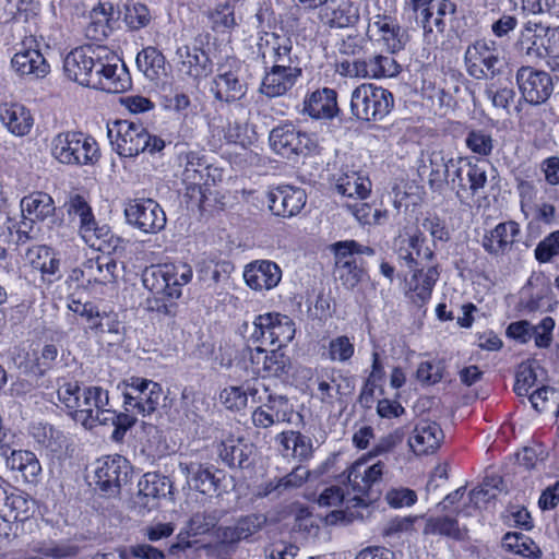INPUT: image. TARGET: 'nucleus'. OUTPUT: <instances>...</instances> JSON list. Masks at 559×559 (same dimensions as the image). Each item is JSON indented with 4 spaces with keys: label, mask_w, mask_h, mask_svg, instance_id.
Here are the masks:
<instances>
[{
    "label": "nucleus",
    "mask_w": 559,
    "mask_h": 559,
    "mask_svg": "<svg viewBox=\"0 0 559 559\" xmlns=\"http://www.w3.org/2000/svg\"><path fill=\"white\" fill-rule=\"evenodd\" d=\"M484 93L495 108L506 111H508L510 104L515 97V92L512 87L497 86L495 83L488 84Z\"/></svg>",
    "instance_id": "nucleus-59"
},
{
    "label": "nucleus",
    "mask_w": 559,
    "mask_h": 559,
    "mask_svg": "<svg viewBox=\"0 0 559 559\" xmlns=\"http://www.w3.org/2000/svg\"><path fill=\"white\" fill-rule=\"evenodd\" d=\"M82 391L83 389L80 388L78 381L62 379L58 383V400L71 412L74 406H78V400L82 395Z\"/></svg>",
    "instance_id": "nucleus-62"
},
{
    "label": "nucleus",
    "mask_w": 559,
    "mask_h": 559,
    "mask_svg": "<svg viewBox=\"0 0 559 559\" xmlns=\"http://www.w3.org/2000/svg\"><path fill=\"white\" fill-rule=\"evenodd\" d=\"M34 551L52 559H67L76 556L78 547L67 543L49 540L39 543Z\"/></svg>",
    "instance_id": "nucleus-57"
},
{
    "label": "nucleus",
    "mask_w": 559,
    "mask_h": 559,
    "mask_svg": "<svg viewBox=\"0 0 559 559\" xmlns=\"http://www.w3.org/2000/svg\"><path fill=\"white\" fill-rule=\"evenodd\" d=\"M67 76L83 85L108 93H122L131 86L128 70L120 59L104 46L73 49L64 59Z\"/></svg>",
    "instance_id": "nucleus-1"
},
{
    "label": "nucleus",
    "mask_w": 559,
    "mask_h": 559,
    "mask_svg": "<svg viewBox=\"0 0 559 559\" xmlns=\"http://www.w3.org/2000/svg\"><path fill=\"white\" fill-rule=\"evenodd\" d=\"M26 258L32 266L39 270L43 277L48 282H51L52 276H55L59 271V260L56 259L49 248L45 246H37L28 249Z\"/></svg>",
    "instance_id": "nucleus-43"
},
{
    "label": "nucleus",
    "mask_w": 559,
    "mask_h": 559,
    "mask_svg": "<svg viewBox=\"0 0 559 559\" xmlns=\"http://www.w3.org/2000/svg\"><path fill=\"white\" fill-rule=\"evenodd\" d=\"M503 547L516 555L526 558H539L540 549L538 546L526 535L522 533H507L502 540Z\"/></svg>",
    "instance_id": "nucleus-50"
},
{
    "label": "nucleus",
    "mask_w": 559,
    "mask_h": 559,
    "mask_svg": "<svg viewBox=\"0 0 559 559\" xmlns=\"http://www.w3.org/2000/svg\"><path fill=\"white\" fill-rule=\"evenodd\" d=\"M272 150L284 157L304 154L309 150V138L293 124L274 128L269 136Z\"/></svg>",
    "instance_id": "nucleus-22"
},
{
    "label": "nucleus",
    "mask_w": 559,
    "mask_h": 559,
    "mask_svg": "<svg viewBox=\"0 0 559 559\" xmlns=\"http://www.w3.org/2000/svg\"><path fill=\"white\" fill-rule=\"evenodd\" d=\"M179 471L187 478L188 485L203 495H209L217 488L215 475L210 467L201 463L180 462Z\"/></svg>",
    "instance_id": "nucleus-32"
},
{
    "label": "nucleus",
    "mask_w": 559,
    "mask_h": 559,
    "mask_svg": "<svg viewBox=\"0 0 559 559\" xmlns=\"http://www.w3.org/2000/svg\"><path fill=\"white\" fill-rule=\"evenodd\" d=\"M444 439L440 425L433 420L421 418L408 438L412 451L417 455L433 453Z\"/></svg>",
    "instance_id": "nucleus-23"
},
{
    "label": "nucleus",
    "mask_w": 559,
    "mask_h": 559,
    "mask_svg": "<svg viewBox=\"0 0 559 559\" xmlns=\"http://www.w3.org/2000/svg\"><path fill=\"white\" fill-rule=\"evenodd\" d=\"M294 413L293 405L283 395H267L266 401L257 407L251 419L258 428H269L281 423H290Z\"/></svg>",
    "instance_id": "nucleus-21"
},
{
    "label": "nucleus",
    "mask_w": 559,
    "mask_h": 559,
    "mask_svg": "<svg viewBox=\"0 0 559 559\" xmlns=\"http://www.w3.org/2000/svg\"><path fill=\"white\" fill-rule=\"evenodd\" d=\"M384 468L382 461L369 465L367 457L357 460L348 467L347 495L353 493L350 500L355 501L356 506L364 502V497L368 495L371 487L382 479Z\"/></svg>",
    "instance_id": "nucleus-14"
},
{
    "label": "nucleus",
    "mask_w": 559,
    "mask_h": 559,
    "mask_svg": "<svg viewBox=\"0 0 559 559\" xmlns=\"http://www.w3.org/2000/svg\"><path fill=\"white\" fill-rule=\"evenodd\" d=\"M464 62L467 73L474 79L495 76L504 64L503 50L493 40L478 39L466 48Z\"/></svg>",
    "instance_id": "nucleus-7"
},
{
    "label": "nucleus",
    "mask_w": 559,
    "mask_h": 559,
    "mask_svg": "<svg viewBox=\"0 0 559 559\" xmlns=\"http://www.w3.org/2000/svg\"><path fill=\"white\" fill-rule=\"evenodd\" d=\"M258 52L265 68L301 63L297 47H294L292 38L283 33H263L258 41Z\"/></svg>",
    "instance_id": "nucleus-11"
},
{
    "label": "nucleus",
    "mask_w": 559,
    "mask_h": 559,
    "mask_svg": "<svg viewBox=\"0 0 559 559\" xmlns=\"http://www.w3.org/2000/svg\"><path fill=\"white\" fill-rule=\"evenodd\" d=\"M31 503L22 492H12L0 507V518L5 522L24 521L29 516Z\"/></svg>",
    "instance_id": "nucleus-44"
},
{
    "label": "nucleus",
    "mask_w": 559,
    "mask_h": 559,
    "mask_svg": "<svg viewBox=\"0 0 559 559\" xmlns=\"http://www.w3.org/2000/svg\"><path fill=\"white\" fill-rule=\"evenodd\" d=\"M123 408L127 412L147 416L154 413L164 399L159 383L140 377H130L121 383Z\"/></svg>",
    "instance_id": "nucleus-6"
},
{
    "label": "nucleus",
    "mask_w": 559,
    "mask_h": 559,
    "mask_svg": "<svg viewBox=\"0 0 559 559\" xmlns=\"http://www.w3.org/2000/svg\"><path fill=\"white\" fill-rule=\"evenodd\" d=\"M519 234L518 223L513 221L499 223L484 235L481 246L490 255L502 257L512 250Z\"/></svg>",
    "instance_id": "nucleus-24"
},
{
    "label": "nucleus",
    "mask_w": 559,
    "mask_h": 559,
    "mask_svg": "<svg viewBox=\"0 0 559 559\" xmlns=\"http://www.w3.org/2000/svg\"><path fill=\"white\" fill-rule=\"evenodd\" d=\"M295 333V322L288 316L265 312L254 318L251 337L263 345L276 346L280 349L294 340Z\"/></svg>",
    "instance_id": "nucleus-9"
},
{
    "label": "nucleus",
    "mask_w": 559,
    "mask_h": 559,
    "mask_svg": "<svg viewBox=\"0 0 559 559\" xmlns=\"http://www.w3.org/2000/svg\"><path fill=\"white\" fill-rule=\"evenodd\" d=\"M23 224L43 222L55 212L52 198L45 192H33L21 200Z\"/></svg>",
    "instance_id": "nucleus-31"
},
{
    "label": "nucleus",
    "mask_w": 559,
    "mask_h": 559,
    "mask_svg": "<svg viewBox=\"0 0 559 559\" xmlns=\"http://www.w3.org/2000/svg\"><path fill=\"white\" fill-rule=\"evenodd\" d=\"M211 91L218 100L229 103L239 100L245 96L246 85L240 82L237 73L233 71H225L218 73L214 79Z\"/></svg>",
    "instance_id": "nucleus-39"
},
{
    "label": "nucleus",
    "mask_w": 559,
    "mask_h": 559,
    "mask_svg": "<svg viewBox=\"0 0 559 559\" xmlns=\"http://www.w3.org/2000/svg\"><path fill=\"white\" fill-rule=\"evenodd\" d=\"M307 195L304 189L292 186H278L267 192L271 212L282 217L297 215L306 205Z\"/></svg>",
    "instance_id": "nucleus-20"
},
{
    "label": "nucleus",
    "mask_w": 559,
    "mask_h": 559,
    "mask_svg": "<svg viewBox=\"0 0 559 559\" xmlns=\"http://www.w3.org/2000/svg\"><path fill=\"white\" fill-rule=\"evenodd\" d=\"M393 105L392 93L371 83H362L352 92L350 110L360 120H382L390 114Z\"/></svg>",
    "instance_id": "nucleus-5"
},
{
    "label": "nucleus",
    "mask_w": 559,
    "mask_h": 559,
    "mask_svg": "<svg viewBox=\"0 0 559 559\" xmlns=\"http://www.w3.org/2000/svg\"><path fill=\"white\" fill-rule=\"evenodd\" d=\"M108 136L122 157H134L144 151L159 152L165 146L162 139L151 135L142 124L128 120L116 121L108 128Z\"/></svg>",
    "instance_id": "nucleus-4"
},
{
    "label": "nucleus",
    "mask_w": 559,
    "mask_h": 559,
    "mask_svg": "<svg viewBox=\"0 0 559 559\" xmlns=\"http://www.w3.org/2000/svg\"><path fill=\"white\" fill-rule=\"evenodd\" d=\"M81 394L78 406L70 413L73 420L87 429L100 425V413L109 406L108 392L100 386H88L84 388Z\"/></svg>",
    "instance_id": "nucleus-16"
},
{
    "label": "nucleus",
    "mask_w": 559,
    "mask_h": 559,
    "mask_svg": "<svg viewBox=\"0 0 559 559\" xmlns=\"http://www.w3.org/2000/svg\"><path fill=\"white\" fill-rule=\"evenodd\" d=\"M111 11V5L106 7V4L103 3L98 4L91 11V22L86 27L87 37L95 40H100L104 37H107Z\"/></svg>",
    "instance_id": "nucleus-49"
},
{
    "label": "nucleus",
    "mask_w": 559,
    "mask_h": 559,
    "mask_svg": "<svg viewBox=\"0 0 559 559\" xmlns=\"http://www.w3.org/2000/svg\"><path fill=\"white\" fill-rule=\"evenodd\" d=\"M50 152L59 163L72 166L94 165L99 159L96 140L81 132H60L51 140Z\"/></svg>",
    "instance_id": "nucleus-3"
},
{
    "label": "nucleus",
    "mask_w": 559,
    "mask_h": 559,
    "mask_svg": "<svg viewBox=\"0 0 559 559\" xmlns=\"http://www.w3.org/2000/svg\"><path fill=\"white\" fill-rule=\"evenodd\" d=\"M243 278L246 284L254 290H270L281 282L282 271L275 262L254 261L245 267Z\"/></svg>",
    "instance_id": "nucleus-28"
},
{
    "label": "nucleus",
    "mask_w": 559,
    "mask_h": 559,
    "mask_svg": "<svg viewBox=\"0 0 559 559\" xmlns=\"http://www.w3.org/2000/svg\"><path fill=\"white\" fill-rule=\"evenodd\" d=\"M100 414L103 415L100 425L115 426V430L112 432V439L115 440H120L126 433V431L135 424V415H138L136 413H131L127 411L117 414L115 411L108 407Z\"/></svg>",
    "instance_id": "nucleus-53"
},
{
    "label": "nucleus",
    "mask_w": 559,
    "mask_h": 559,
    "mask_svg": "<svg viewBox=\"0 0 559 559\" xmlns=\"http://www.w3.org/2000/svg\"><path fill=\"white\" fill-rule=\"evenodd\" d=\"M445 177H451V182L456 186V195L462 201L476 195L487 183L486 167L463 157L447 160Z\"/></svg>",
    "instance_id": "nucleus-8"
},
{
    "label": "nucleus",
    "mask_w": 559,
    "mask_h": 559,
    "mask_svg": "<svg viewBox=\"0 0 559 559\" xmlns=\"http://www.w3.org/2000/svg\"><path fill=\"white\" fill-rule=\"evenodd\" d=\"M251 447L239 438H228L221 443L219 456L229 466L242 467L248 461Z\"/></svg>",
    "instance_id": "nucleus-46"
},
{
    "label": "nucleus",
    "mask_w": 559,
    "mask_h": 559,
    "mask_svg": "<svg viewBox=\"0 0 559 559\" xmlns=\"http://www.w3.org/2000/svg\"><path fill=\"white\" fill-rule=\"evenodd\" d=\"M129 225L144 234H156L166 225V215L159 204L152 199H135L124 209Z\"/></svg>",
    "instance_id": "nucleus-13"
},
{
    "label": "nucleus",
    "mask_w": 559,
    "mask_h": 559,
    "mask_svg": "<svg viewBox=\"0 0 559 559\" xmlns=\"http://www.w3.org/2000/svg\"><path fill=\"white\" fill-rule=\"evenodd\" d=\"M336 189L345 197L365 200L371 191V181L367 176L349 170L337 178Z\"/></svg>",
    "instance_id": "nucleus-41"
},
{
    "label": "nucleus",
    "mask_w": 559,
    "mask_h": 559,
    "mask_svg": "<svg viewBox=\"0 0 559 559\" xmlns=\"http://www.w3.org/2000/svg\"><path fill=\"white\" fill-rule=\"evenodd\" d=\"M86 283L94 284L111 283L116 277L117 263L109 257H97L84 262Z\"/></svg>",
    "instance_id": "nucleus-42"
},
{
    "label": "nucleus",
    "mask_w": 559,
    "mask_h": 559,
    "mask_svg": "<svg viewBox=\"0 0 559 559\" xmlns=\"http://www.w3.org/2000/svg\"><path fill=\"white\" fill-rule=\"evenodd\" d=\"M535 258L540 263L550 262L559 255V230L550 233L535 248Z\"/></svg>",
    "instance_id": "nucleus-61"
},
{
    "label": "nucleus",
    "mask_w": 559,
    "mask_h": 559,
    "mask_svg": "<svg viewBox=\"0 0 559 559\" xmlns=\"http://www.w3.org/2000/svg\"><path fill=\"white\" fill-rule=\"evenodd\" d=\"M559 41L556 28L542 23L527 22L521 31L518 50L532 61H539L550 56Z\"/></svg>",
    "instance_id": "nucleus-10"
},
{
    "label": "nucleus",
    "mask_w": 559,
    "mask_h": 559,
    "mask_svg": "<svg viewBox=\"0 0 559 559\" xmlns=\"http://www.w3.org/2000/svg\"><path fill=\"white\" fill-rule=\"evenodd\" d=\"M364 79L392 78L399 74L400 66L391 56L374 55L368 60L362 59Z\"/></svg>",
    "instance_id": "nucleus-45"
},
{
    "label": "nucleus",
    "mask_w": 559,
    "mask_h": 559,
    "mask_svg": "<svg viewBox=\"0 0 559 559\" xmlns=\"http://www.w3.org/2000/svg\"><path fill=\"white\" fill-rule=\"evenodd\" d=\"M302 74L299 64H276L265 68L260 92L267 97H278L289 92Z\"/></svg>",
    "instance_id": "nucleus-17"
},
{
    "label": "nucleus",
    "mask_w": 559,
    "mask_h": 559,
    "mask_svg": "<svg viewBox=\"0 0 559 559\" xmlns=\"http://www.w3.org/2000/svg\"><path fill=\"white\" fill-rule=\"evenodd\" d=\"M209 19L212 28L216 32H225L236 25L234 7L229 0H219L216 5L210 10Z\"/></svg>",
    "instance_id": "nucleus-52"
},
{
    "label": "nucleus",
    "mask_w": 559,
    "mask_h": 559,
    "mask_svg": "<svg viewBox=\"0 0 559 559\" xmlns=\"http://www.w3.org/2000/svg\"><path fill=\"white\" fill-rule=\"evenodd\" d=\"M277 442L282 447L284 456L297 459L299 461H308L313 454V443L311 438L299 431H283L276 437Z\"/></svg>",
    "instance_id": "nucleus-34"
},
{
    "label": "nucleus",
    "mask_w": 559,
    "mask_h": 559,
    "mask_svg": "<svg viewBox=\"0 0 559 559\" xmlns=\"http://www.w3.org/2000/svg\"><path fill=\"white\" fill-rule=\"evenodd\" d=\"M252 371L263 377H282L289 369V357L278 349L266 352L261 347L249 350Z\"/></svg>",
    "instance_id": "nucleus-27"
},
{
    "label": "nucleus",
    "mask_w": 559,
    "mask_h": 559,
    "mask_svg": "<svg viewBox=\"0 0 559 559\" xmlns=\"http://www.w3.org/2000/svg\"><path fill=\"white\" fill-rule=\"evenodd\" d=\"M416 377L423 384H436L443 377V365L441 361L437 360L423 361L417 368Z\"/></svg>",
    "instance_id": "nucleus-63"
},
{
    "label": "nucleus",
    "mask_w": 559,
    "mask_h": 559,
    "mask_svg": "<svg viewBox=\"0 0 559 559\" xmlns=\"http://www.w3.org/2000/svg\"><path fill=\"white\" fill-rule=\"evenodd\" d=\"M267 522V518L262 513H253L239 519L233 526L222 530V538L226 543H237L247 539L261 531Z\"/></svg>",
    "instance_id": "nucleus-36"
},
{
    "label": "nucleus",
    "mask_w": 559,
    "mask_h": 559,
    "mask_svg": "<svg viewBox=\"0 0 559 559\" xmlns=\"http://www.w3.org/2000/svg\"><path fill=\"white\" fill-rule=\"evenodd\" d=\"M139 492L136 503L151 510L157 506V499L166 497L171 492V481L168 477L158 473H146L138 484Z\"/></svg>",
    "instance_id": "nucleus-29"
},
{
    "label": "nucleus",
    "mask_w": 559,
    "mask_h": 559,
    "mask_svg": "<svg viewBox=\"0 0 559 559\" xmlns=\"http://www.w3.org/2000/svg\"><path fill=\"white\" fill-rule=\"evenodd\" d=\"M355 353L354 343L346 335L332 338L328 346V357L332 361L346 362Z\"/></svg>",
    "instance_id": "nucleus-56"
},
{
    "label": "nucleus",
    "mask_w": 559,
    "mask_h": 559,
    "mask_svg": "<svg viewBox=\"0 0 559 559\" xmlns=\"http://www.w3.org/2000/svg\"><path fill=\"white\" fill-rule=\"evenodd\" d=\"M128 461L121 455L104 456L96 461L94 481L108 496L117 495L129 475Z\"/></svg>",
    "instance_id": "nucleus-15"
},
{
    "label": "nucleus",
    "mask_w": 559,
    "mask_h": 559,
    "mask_svg": "<svg viewBox=\"0 0 559 559\" xmlns=\"http://www.w3.org/2000/svg\"><path fill=\"white\" fill-rule=\"evenodd\" d=\"M368 34L371 39L380 43L390 53L402 50L407 39L395 19L384 14H377L369 22Z\"/></svg>",
    "instance_id": "nucleus-18"
},
{
    "label": "nucleus",
    "mask_w": 559,
    "mask_h": 559,
    "mask_svg": "<svg viewBox=\"0 0 559 559\" xmlns=\"http://www.w3.org/2000/svg\"><path fill=\"white\" fill-rule=\"evenodd\" d=\"M515 81L524 100L531 105H542L548 100L554 91L551 76L544 70L531 66L518 69Z\"/></svg>",
    "instance_id": "nucleus-12"
},
{
    "label": "nucleus",
    "mask_w": 559,
    "mask_h": 559,
    "mask_svg": "<svg viewBox=\"0 0 559 559\" xmlns=\"http://www.w3.org/2000/svg\"><path fill=\"white\" fill-rule=\"evenodd\" d=\"M31 435L39 445L53 453L61 451L67 441L64 435L60 430L48 424L39 423L34 425L32 427Z\"/></svg>",
    "instance_id": "nucleus-48"
},
{
    "label": "nucleus",
    "mask_w": 559,
    "mask_h": 559,
    "mask_svg": "<svg viewBox=\"0 0 559 559\" xmlns=\"http://www.w3.org/2000/svg\"><path fill=\"white\" fill-rule=\"evenodd\" d=\"M465 145L472 153L486 157L491 155L495 140L487 129H471L466 134Z\"/></svg>",
    "instance_id": "nucleus-51"
},
{
    "label": "nucleus",
    "mask_w": 559,
    "mask_h": 559,
    "mask_svg": "<svg viewBox=\"0 0 559 559\" xmlns=\"http://www.w3.org/2000/svg\"><path fill=\"white\" fill-rule=\"evenodd\" d=\"M348 210L355 218L364 225L381 224L386 217V212L379 209H372L368 203L356 202L347 204Z\"/></svg>",
    "instance_id": "nucleus-58"
},
{
    "label": "nucleus",
    "mask_w": 559,
    "mask_h": 559,
    "mask_svg": "<svg viewBox=\"0 0 559 559\" xmlns=\"http://www.w3.org/2000/svg\"><path fill=\"white\" fill-rule=\"evenodd\" d=\"M183 170L181 174L182 181L188 189H199L211 186L214 178L211 175V165L205 155L199 152H188L181 155Z\"/></svg>",
    "instance_id": "nucleus-26"
},
{
    "label": "nucleus",
    "mask_w": 559,
    "mask_h": 559,
    "mask_svg": "<svg viewBox=\"0 0 559 559\" xmlns=\"http://www.w3.org/2000/svg\"><path fill=\"white\" fill-rule=\"evenodd\" d=\"M136 67L153 82L160 81L167 74L165 57L155 47H146L138 53Z\"/></svg>",
    "instance_id": "nucleus-40"
},
{
    "label": "nucleus",
    "mask_w": 559,
    "mask_h": 559,
    "mask_svg": "<svg viewBox=\"0 0 559 559\" xmlns=\"http://www.w3.org/2000/svg\"><path fill=\"white\" fill-rule=\"evenodd\" d=\"M7 467L21 473L27 483H36L41 473V465L36 455L26 450H13L5 460Z\"/></svg>",
    "instance_id": "nucleus-38"
},
{
    "label": "nucleus",
    "mask_w": 559,
    "mask_h": 559,
    "mask_svg": "<svg viewBox=\"0 0 559 559\" xmlns=\"http://www.w3.org/2000/svg\"><path fill=\"white\" fill-rule=\"evenodd\" d=\"M122 330L123 325L116 312L100 310L97 321L94 323L91 331H93L96 335L108 333L118 336L122 333Z\"/></svg>",
    "instance_id": "nucleus-60"
},
{
    "label": "nucleus",
    "mask_w": 559,
    "mask_h": 559,
    "mask_svg": "<svg viewBox=\"0 0 559 559\" xmlns=\"http://www.w3.org/2000/svg\"><path fill=\"white\" fill-rule=\"evenodd\" d=\"M66 207L71 219L79 223L80 234H85L91 239L90 229H86L85 226L95 217L86 200L80 194L70 195Z\"/></svg>",
    "instance_id": "nucleus-47"
},
{
    "label": "nucleus",
    "mask_w": 559,
    "mask_h": 559,
    "mask_svg": "<svg viewBox=\"0 0 559 559\" xmlns=\"http://www.w3.org/2000/svg\"><path fill=\"white\" fill-rule=\"evenodd\" d=\"M178 71L198 82L212 72V62L206 52L198 47L183 46L177 49Z\"/></svg>",
    "instance_id": "nucleus-25"
},
{
    "label": "nucleus",
    "mask_w": 559,
    "mask_h": 559,
    "mask_svg": "<svg viewBox=\"0 0 559 559\" xmlns=\"http://www.w3.org/2000/svg\"><path fill=\"white\" fill-rule=\"evenodd\" d=\"M424 533L440 534L455 539L463 537V532L460 528L456 520L448 516H436L428 519L424 528Z\"/></svg>",
    "instance_id": "nucleus-55"
},
{
    "label": "nucleus",
    "mask_w": 559,
    "mask_h": 559,
    "mask_svg": "<svg viewBox=\"0 0 559 559\" xmlns=\"http://www.w3.org/2000/svg\"><path fill=\"white\" fill-rule=\"evenodd\" d=\"M320 19L324 24L331 27H348L355 24L359 15L348 2L337 0H328L320 10Z\"/></svg>",
    "instance_id": "nucleus-33"
},
{
    "label": "nucleus",
    "mask_w": 559,
    "mask_h": 559,
    "mask_svg": "<svg viewBox=\"0 0 559 559\" xmlns=\"http://www.w3.org/2000/svg\"><path fill=\"white\" fill-rule=\"evenodd\" d=\"M85 228L90 229L91 239L85 234L80 235L88 247L97 251H106L114 247L112 242L115 239L107 225L99 226L94 218Z\"/></svg>",
    "instance_id": "nucleus-54"
},
{
    "label": "nucleus",
    "mask_w": 559,
    "mask_h": 559,
    "mask_svg": "<svg viewBox=\"0 0 559 559\" xmlns=\"http://www.w3.org/2000/svg\"><path fill=\"white\" fill-rule=\"evenodd\" d=\"M439 276L440 273L437 265L429 266L427 270L415 271L407 283L411 299L418 305L428 301Z\"/></svg>",
    "instance_id": "nucleus-35"
},
{
    "label": "nucleus",
    "mask_w": 559,
    "mask_h": 559,
    "mask_svg": "<svg viewBox=\"0 0 559 559\" xmlns=\"http://www.w3.org/2000/svg\"><path fill=\"white\" fill-rule=\"evenodd\" d=\"M192 267L187 263H165L145 267L142 273L143 286L152 294L160 296L162 304L156 310L174 317L177 311L175 300L182 295V286L191 282Z\"/></svg>",
    "instance_id": "nucleus-2"
},
{
    "label": "nucleus",
    "mask_w": 559,
    "mask_h": 559,
    "mask_svg": "<svg viewBox=\"0 0 559 559\" xmlns=\"http://www.w3.org/2000/svg\"><path fill=\"white\" fill-rule=\"evenodd\" d=\"M0 121L15 136L27 135L34 124V118L29 109L19 103L0 105Z\"/></svg>",
    "instance_id": "nucleus-30"
},
{
    "label": "nucleus",
    "mask_w": 559,
    "mask_h": 559,
    "mask_svg": "<svg viewBox=\"0 0 559 559\" xmlns=\"http://www.w3.org/2000/svg\"><path fill=\"white\" fill-rule=\"evenodd\" d=\"M34 41V39L24 41L22 49L11 60L14 72L28 80L45 78L50 71V66L43 53L38 49L32 48Z\"/></svg>",
    "instance_id": "nucleus-19"
},
{
    "label": "nucleus",
    "mask_w": 559,
    "mask_h": 559,
    "mask_svg": "<svg viewBox=\"0 0 559 559\" xmlns=\"http://www.w3.org/2000/svg\"><path fill=\"white\" fill-rule=\"evenodd\" d=\"M217 523V518L209 512H197L188 522V534L203 535L210 532Z\"/></svg>",
    "instance_id": "nucleus-64"
},
{
    "label": "nucleus",
    "mask_w": 559,
    "mask_h": 559,
    "mask_svg": "<svg viewBox=\"0 0 559 559\" xmlns=\"http://www.w3.org/2000/svg\"><path fill=\"white\" fill-rule=\"evenodd\" d=\"M305 110L317 119L333 118L338 111L336 92L331 88L313 92L306 102Z\"/></svg>",
    "instance_id": "nucleus-37"
}]
</instances>
